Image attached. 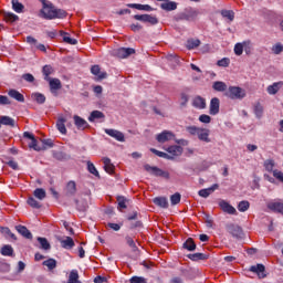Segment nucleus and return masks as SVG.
I'll list each match as a JSON object with an SVG mask.
<instances>
[{
	"label": "nucleus",
	"instance_id": "22",
	"mask_svg": "<svg viewBox=\"0 0 283 283\" xmlns=\"http://www.w3.org/2000/svg\"><path fill=\"white\" fill-rule=\"evenodd\" d=\"M8 95L10 96V98L18 101V103H25V97L23 96V94L14 88L9 90Z\"/></svg>",
	"mask_w": 283,
	"mask_h": 283
},
{
	"label": "nucleus",
	"instance_id": "29",
	"mask_svg": "<svg viewBox=\"0 0 283 283\" xmlns=\"http://www.w3.org/2000/svg\"><path fill=\"white\" fill-rule=\"evenodd\" d=\"M103 164H104V169L106 171V174H114V164H112V159L104 157L103 159Z\"/></svg>",
	"mask_w": 283,
	"mask_h": 283
},
{
	"label": "nucleus",
	"instance_id": "40",
	"mask_svg": "<svg viewBox=\"0 0 283 283\" xmlns=\"http://www.w3.org/2000/svg\"><path fill=\"white\" fill-rule=\"evenodd\" d=\"M96 118H105V114L101 111H93L88 117L90 123H94Z\"/></svg>",
	"mask_w": 283,
	"mask_h": 283
},
{
	"label": "nucleus",
	"instance_id": "54",
	"mask_svg": "<svg viewBox=\"0 0 283 283\" xmlns=\"http://www.w3.org/2000/svg\"><path fill=\"white\" fill-rule=\"evenodd\" d=\"M181 198H182V196L179 192H176L175 195L170 196V202H171L172 207H175V205H180Z\"/></svg>",
	"mask_w": 283,
	"mask_h": 283
},
{
	"label": "nucleus",
	"instance_id": "52",
	"mask_svg": "<svg viewBox=\"0 0 283 283\" xmlns=\"http://www.w3.org/2000/svg\"><path fill=\"white\" fill-rule=\"evenodd\" d=\"M244 52V44H243V42H241V43H237L235 45H234V54L237 55V56H242V53Z\"/></svg>",
	"mask_w": 283,
	"mask_h": 283
},
{
	"label": "nucleus",
	"instance_id": "18",
	"mask_svg": "<svg viewBox=\"0 0 283 283\" xmlns=\"http://www.w3.org/2000/svg\"><path fill=\"white\" fill-rule=\"evenodd\" d=\"M65 123H67V118L63 115H59L56 120V127L60 134H67V128H65Z\"/></svg>",
	"mask_w": 283,
	"mask_h": 283
},
{
	"label": "nucleus",
	"instance_id": "13",
	"mask_svg": "<svg viewBox=\"0 0 283 283\" xmlns=\"http://www.w3.org/2000/svg\"><path fill=\"white\" fill-rule=\"evenodd\" d=\"M268 209L274 213L283 216V201H272L268 203Z\"/></svg>",
	"mask_w": 283,
	"mask_h": 283
},
{
	"label": "nucleus",
	"instance_id": "24",
	"mask_svg": "<svg viewBox=\"0 0 283 283\" xmlns=\"http://www.w3.org/2000/svg\"><path fill=\"white\" fill-rule=\"evenodd\" d=\"M220 186L218 184L212 185L210 188L201 189L199 190V196L201 198H209L210 193H213L216 189H218Z\"/></svg>",
	"mask_w": 283,
	"mask_h": 283
},
{
	"label": "nucleus",
	"instance_id": "14",
	"mask_svg": "<svg viewBox=\"0 0 283 283\" xmlns=\"http://www.w3.org/2000/svg\"><path fill=\"white\" fill-rule=\"evenodd\" d=\"M73 120H74V125L77 129H87V127H90V124L87 123V120H85L84 118H82L78 115H74L73 116Z\"/></svg>",
	"mask_w": 283,
	"mask_h": 283
},
{
	"label": "nucleus",
	"instance_id": "57",
	"mask_svg": "<svg viewBox=\"0 0 283 283\" xmlns=\"http://www.w3.org/2000/svg\"><path fill=\"white\" fill-rule=\"evenodd\" d=\"M230 63L231 60H229V57H223L217 62V65H219V67H229Z\"/></svg>",
	"mask_w": 283,
	"mask_h": 283
},
{
	"label": "nucleus",
	"instance_id": "16",
	"mask_svg": "<svg viewBox=\"0 0 283 283\" xmlns=\"http://www.w3.org/2000/svg\"><path fill=\"white\" fill-rule=\"evenodd\" d=\"M210 114L211 116H216L217 114H220V98L213 97L210 101Z\"/></svg>",
	"mask_w": 283,
	"mask_h": 283
},
{
	"label": "nucleus",
	"instance_id": "63",
	"mask_svg": "<svg viewBox=\"0 0 283 283\" xmlns=\"http://www.w3.org/2000/svg\"><path fill=\"white\" fill-rule=\"evenodd\" d=\"M130 283H147V279L143 276H133Z\"/></svg>",
	"mask_w": 283,
	"mask_h": 283
},
{
	"label": "nucleus",
	"instance_id": "11",
	"mask_svg": "<svg viewBox=\"0 0 283 283\" xmlns=\"http://www.w3.org/2000/svg\"><path fill=\"white\" fill-rule=\"evenodd\" d=\"M174 138H176V135H174L169 130H164L157 135L156 140L163 144V143H169V140H174Z\"/></svg>",
	"mask_w": 283,
	"mask_h": 283
},
{
	"label": "nucleus",
	"instance_id": "23",
	"mask_svg": "<svg viewBox=\"0 0 283 283\" xmlns=\"http://www.w3.org/2000/svg\"><path fill=\"white\" fill-rule=\"evenodd\" d=\"M250 271H251L252 273H256L258 276L261 277V279L266 277V274H264L265 268H264L263 264L252 265V266L250 268Z\"/></svg>",
	"mask_w": 283,
	"mask_h": 283
},
{
	"label": "nucleus",
	"instance_id": "28",
	"mask_svg": "<svg viewBox=\"0 0 283 283\" xmlns=\"http://www.w3.org/2000/svg\"><path fill=\"white\" fill-rule=\"evenodd\" d=\"M11 3H12V10L18 14H22V12H25V6L19 2V0H12Z\"/></svg>",
	"mask_w": 283,
	"mask_h": 283
},
{
	"label": "nucleus",
	"instance_id": "48",
	"mask_svg": "<svg viewBox=\"0 0 283 283\" xmlns=\"http://www.w3.org/2000/svg\"><path fill=\"white\" fill-rule=\"evenodd\" d=\"M43 266H46L49 271H53V269H56V260L49 259L43 262Z\"/></svg>",
	"mask_w": 283,
	"mask_h": 283
},
{
	"label": "nucleus",
	"instance_id": "21",
	"mask_svg": "<svg viewBox=\"0 0 283 283\" xmlns=\"http://www.w3.org/2000/svg\"><path fill=\"white\" fill-rule=\"evenodd\" d=\"M192 105L193 107H196L197 109H206L207 108V101L205 99V97L202 96H196L192 99Z\"/></svg>",
	"mask_w": 283,
	"mask_h": 283
},
{
	"label": "nucleus",
	"instance_id": "61",
	"mask_svg": "<svg viewBox=\"0 0 283 283\" xmlns=\"http://www.w3.org/2000/svg\"><path fill=\"white\" fill-rule=\"evenodd\" d=\"M1 233H3L4 235H9V238H11L12 240H17V235L12 233L9 228H2Z\"/></svg>",
	"mask_w": 283,
	"mask_h": 283
},
{
	"label": "nucleus",
	"instance_id": "7",
	"mask_svg": "<svg viewBox=\"0 0 283 283\" xmlns=\"http://www.w3.org/2000/svg\"><path fill=\"white\" fill-rule=\"evenodd\" d=\"M134 19L136 21H142L143 23H150V25H156L158 23V18L150 14H135Z\"/></svg>",
	"mask_w": 283,
	"mask_h": 283
},
{
	"label": "nucleus",
	"instance_id": "46",
	"mask_svg": "<svg viewBox=\"0 0 283 283\" xmlns=\"http://www.w3.org/2000/svg\"><path fill=\"white\" fill-rule=\"evenodd\" d=\"M42 72L44 75V80L49 81L50 78H52V77H50V74H52V72H54V70L52 69V66L45 65V66H43Z\"/></svg>",
	"mask_w": 283,
	"mask_h": 283
},
{
	"label": "nucleus",
	"instance_id": "49",
	"mask_svg": "<svg viewBox=\"0 0 283 283\" xmlns=\"http://www.w3.org/2000/svg\"><path fill=\"white\" fill-rule=\"evenodd\" d=\"M221 17H224V19H229V21H233L235 19V13L231 10H222Z\"/></svg>",
	"mask_w": 283,
	"mask_h": 283
},
{
	"label": "nucleus",
	"instance_id": "4",
	"mask_svg": "<svg viewBox=\"0 0 283 283\" xmlns=\"http://www.w3.org/2000/svg\"><path fill=\"white\" fill-rule=\"evenodd\" d=\"M144 169L150 174V176H156L157 178H165L166 180H169V172L164 171L156 166H149V164H146L144 165Z\"/></svg>",
	"mask_w": 283,
	"mask_h": 283
},
{
	"label": "nucleus",
	"instance_id": "39",
	"mask_svg": "<svg viewBox=\"0 0 283 283\" xmlns=\"http://www.w3.org/2000/svg\"><path fill=\"white\" fill-rule=\"evenodd\" d=\"M33 196H34V198H36L38 200H45V196H46L45 189H43V188H36V189L33 191Z\"/></svg>",
	"mask_w": 283,
	"mask_h": 283
},
{
	"label": "nucleus",
	"instance_id": "36",
	"mask_svg": "<svg viewBox=\"0 0 283 283\" xmlns=\"http://www.w3.org/2000/svg\"><path fill=\"white\" fill-rule=\"evenodd\" d=\"M160 8L161 10H166V12H171L178 8V4L176 2H164L160 4Z\"/></svg>",
	"mask_w": 283,
	"mask_h": 283
},
{
	"label": "nucleus",
	"instance_id": "19",
	"mask_svg": "<svg viewBox=\"0 0 283 283\" xmlns=\"http://www.w3.org/2000/svg\"><path fill=\"white\" fill-rule=\"evenodd\" d=\"M283 82H274L272 85H269L266 88L268 94L270 96H275L282 90Z\"/></svg>",
	"mask_w": 283,
	"mask_h": 283
},
{
	"label": "nucleus",
	"instance_id": "43",
	"mask_svg": "<svg viewBox=\"0 0 283 283\" xmlns=\"http://www.w3.org/2000/svg\"><path fill=\"white\" fill-rule=\"evenodd\" d=\"M0 125H8L9 127H14V120L12 117L2 116L0 118Z\"/></svg>",
	"mask_w": 283,
	"mask_h": 283
},
{
	"label": "nucleus",
	"instance_id": "44",
	"mask_svg": "<svg viewBox=\"0 0 283 283\" xmlns=\"http://www.w3.org/2000/svg\"><path fill=\"white\" fill-rule=\"evenodd\" d=\"M28 206L32 207L33 209H41V202H39L34 197H29Z\"/></svg>",
	"mask_w": 283,
	"mask_h": 283
},
{
	"label": "nucleus",
	"instance_id": "55",
	"mask_svg": "<svg viewBox=\"0 0 283 283\" xmlns=\"http://www.w3.org/2000/svg\"><path fill=\"white\" fill-rule=\"evenodd\" d=\"M272 52L273 54H282L283 53V44L282 43H276L272 46Z\"/></svg>",
	"mask_w": 283,
	"mask_h": 283
},
{
	"label": "nucleus",
	"instance_id": "27",
	"mask_svg": "<svg viewBox=\"0 0 283 283\" xmlns=\"http://www.w3.org/2000/svg\"><path fill=\"white\" fill-rule=\"evenodd\" d=\"M127 8H133L135 10H144L145 12H151L154 8L149 4H138V3H128Z\"/></svg>",
	"mask_w": 283,
	"mask_h": 283
},
{
	"label": "nucleus",
	"instance_id": "45",
	"mask_svg": "<svg viewBox=\"0 0 283 283\" xmlns=\"http://www.w3.org/2000/svg\"><path fill=\"white\" fill-rule=\"evenodd\" d=\"M249 207H251V203H249L247 200H243L239 202L238 210L241 211V213H244V211H249Z\"/></svg>",
	"mask_w": 283,
	"mask_h": 283
},
{
	"label": "nucleus",
	"instance_id": "56",
	"mask_svg": "<svg viewBox=\"0 0 283 283\" xmlns=\"http://www.w3.org/2000/svg\"><path fill=\"white\" fill-rule=\"evenodd\" d=\"M264 167H265L266 171H273V169L275 167V161H273L272 159H268L264 161Z\"/></svg>",
	"mask_w": 283,
	"mask_h": 283
},
{
	"label": "nucleus",
	"instance_id": "17",
	"mask_svg": "<svg viewBox=\"0 0 283 283\" xmlns=\"http://www.w3.org/2000/svg\"><path fill=\"white\" fill-rule=\"evenodd\" d=\"M76 181L71 180L66 184L65 188H64V193L65 196L72 197V196H76Z\"/></svg>",
	"mask_w": 283,
	"mask_h": 283
},
{
	"label": "nucleus",
	"instance_id": "30",
	"mask_svg": "<svg viewBox=\"0 0 283 283\" xmlns=\"http://www.w3.org/2000/svg\"><path fill=\"white\" fill-rule=\"evenodd\" d=\"M3 15V20L7 22V23H14L17 21H19V15L12 13V12H3L2 13Z\"/></svg>",
	"mask_w": 283,
	"mask_h": 283
},
{
	"label": "nucleus",
	"instance_id": "9",
	"mask_svg": "<svg viewBox=\"0 0 283 283\" xmlns=\"http://www.w3.org/2000/svg\"><path fill=\"white\" fill-rule=\"evenodd\" d=\"M105 134H107L112 138H115V140H118V143H125V134L117 129L106 128Z\"/></svg>",
	"mask_w": 283,
	"mask_h": 283
},
{
	"label": "nucleus",
	"instance_id": "3",
	"mask_svg": "<svg viewBox=\"0 0 283 283\" xmlns=\"http://www.w3.org/2000/svg\"><path fill=\"white\" fill-rule=\"evenodd\" d=\"M224 94L231 101H242V98L247 97V91L240 86H230Z\"/></svg>",
	"mask_w": 283,
	"mask_h": 283
},
{
	"label": "nucleus",
	"instance_id": "35",
	"mask_svg": "<svg viewBox=\"0 0 283 283\" xmlns=\"http://www.w3.org/2000/svg\"><path fill=\"white\" fill-rule=\"evenodd\" d=\"M212 88L216 91V92H227L229 88H227V83L224 82H214L213 85H212Z\"/></svg>",
	"mask_w": 283,
	"mask_h": 283
},
{
	"label": "nucleus",
	"instance_id": "2",
	"mask_svg": "<svg viewBox=\"0 0 283 283\" xmlns=\"http://www.w3.org/2000/svg\"><path fill=\"white\" fill-rule=\"evenodd\" d=\"M186 132L190 136H197L198 140H201V143H211V138H209L211 130H209L208 128H202L198 126H186Z\"/></svg>",
	"mask_w": 283,
	"mask_h": 283
},
{
	"label": "nucleus",
	"instance_id": "10",
	"mask_svg": "<svg viewBox=\"0 0 283 283\" xmlns=\"http://www.w3.org/2000/svg\"><path fill=\"white\" fill-rule=\"evenodd\" d=\"M219 207L224 213H229L230 216H235L238 213V210L233 208L228 201L226 200H220L219 201Z\"/></svg>",
	"mask_w": 283,
	"mask_h": 283
},
{
	"label": "nucleus",
	"instance_id": "25",
	"mask_svg": "<svg viewBox=\"0 0 283 283\" xmlns=\"http://www.w3.org/2000/svg\"><path fill=\"white\" fill-rule=\"evenodd\" d=\"M15 230L18 231V233H20V235H22L23 238H27V240H32V232H30V230H28L27 227L17 226Z\"/></svg>",
	"mask_w": 283,
	"mask_h": 283
},
{
	"label": "nucleus",
	"instance_id": "31",
	"mask_svg": "<svg viewBox=\"0 0 283 283\" xmlns=\"http://www.w3.org/2000/svg\"><path fill=\"white\" fill-rule=\"evenodd\" d=\"M38 242L40 243V249H42L43 251H50V249H52L50 241H48V239L43 237H39Z\"/></svg>",
	"mask_w": 283,
	"mask_h": 283
},
{
	"label": "nucleus",
	"instance_id": "42",
	"mask_svg": "<svg viewBox=\"0 0 283 283\" xmlns=\"http://www.w3.org/2000/svg\"><path fill=\"white\" fill-rule=\"evenodd\" d=\"M29 147L31 149H34V151H43V149H46L45 146H39V143L36 142V138L31 139V143L29 144Z\"/></svg>",
	"mask_w": 283,
	"mask_h": 283
},
{
	"label": "nucleus",
	"instance_id": "12",
	"mask_svg": "<svg viewBox=\"0 0 283 283\" xmlns=\"http://www.w3.org/2000/svg\"><path fill=\"white\" fill-rule=\"evenodd\" d=\"M46 81L49 82L51 94H54V96H56V92H59V90L63 87V84H61V80L51 77Z\"/></svg>",
	"mask_w": 283,
	"mask_h": 283
},
{
	"label": "nucleus",
	"instance_id": "32",
	"mask_svg": "<svg viewBox=\"0 0 283 283\" xmlns=\"http://www.w3.org/2000/svg\"><path fill=\"white\" fill-rule=\"evenodd\" d=\"M189 260H192V262H198V260H209V254L205 253H193L188 254Z\"/></svg>",
	"mask_w": 283,
	"mask_h": 283
},
{
	"label": "nucleus",
	"instance_id": "20",
	"mask_svg": "<svg viewBox=\"0 0 283 283\" xmlns=\"http://www.w3.org/2000/svg\"><path fill=\"white\" fill-rule=\"evenodd\" d=\"M91 73L96 76L97 81H103V78H107V73L101 71V66L98 65H93L91 67Z\"/></svg>",
	"mask_w": 283,
	"mask_h": 283
},
{
	"label": "nucleus",
	"instance_id": "37",
	"mask_svg": "<svg viewBox=\"0 0 283 283\" xmlns=\"http://www.w3.org/2000/svg\"><path fill=\"white\" fill-rule=\"evenodd\" d=\"M127 202H129V200H127V198H125L123 196H118L117 197V203H118L117 209L119 211H123V209H127Z\"/></svg>",
	"mask_w": 283,
	"mask_h": 283
},
{
	"label": "nucleus",
	"instance_id": "41",
	"mask_svg": "<svg viewBox=\"0 0 283 283\" xmlns=\"http://www.w3.org/2000/svg\"><path fill=\"white\" fill-rule=\"evenodd\" d=\"M184 249H187V251H196V242H193L192 238H188L186 240L184 243Z\"/></svg>",
	"mask_w": 283,
	"mask_h": 283
},
{
	"label": "nucleus",
	"instance_id": "38",
	"mask_svg": "<svg viewBox=\"0 0 283 283\" xmlns=\"http://www.w3.org/2000/svg\"><path fill=\"white\" fill-rule=\"evenodd\" d=\"M31 98L35 101V103H39V105H43V103H45V95L41 93H32Z\"/></svg>",
	"mask_w": 283,
	"mask_h": 283
},
{
	"label": "nucleus",
	"instance_id": "1",
	"mask_svg": "<svg viewBox=\"0 0 283 283\" xmlns=\"http://www.w3.org/2000/svg\"><path fill=\"white\" fill-rule=\"evenodd\" d=\"M42 9L40 10V17L52 21V19H65L67 13L63 9H56L54 4L46 0H41Z\"/></svg>",
	"mask_w": 283,
	"mask_h": 283
},
{
	"label": "nucleus",
	"instance_id": "58",
	"mask_svg": "<svg viewBox=\"0 0 283 283\" xmlns=\"http://www.w3.org/2000/svg\"><path fill=\"white\" fill-rule=\"evenodd\" d=\"M87 169L90 171V174H93V176L98 177V170L96 169V166H94V164H92L91 161L87 163Z\"/></svg>",
	"mask_w": 283,
	"mask_h": 283
},
{
	"label": "nucleus",
	"instance_id": "60",
	"mask_svg": "<svg viewBox=\"0 0 283 283\" xmlns=\"http://www.w3.org/2000/svg\"><path fill=\"white\" fill-rule=\"evenodd\" d=\"M126 243L128 244V247H132L133 251H138L136 242H134V239L132 237H126Z\"/></svg>",
	"mask_w": 283,
	"mask_h": 283
},
{
	"label": "nucleus",
	"instance_id": "6",
	"mask_svg": "<svg viewBox=\"0 0 283 283\" xmlns=\"http://www.w3.org/2000/svg\"><path fill=\"white\" fill-rule=\"evenodd\" d=\"M227 231L232 235V238H235L237 240H242V235H244V232L242 231V228L240 226H235L233 223L226 226Z\"/></svg>",
	"mask_w": 283,
	"mask_h": 283
},
{
	"label": "nucleus",
	"instance_id": "53",
	"mask_svg": "<svg viewBox=\"0 0 283 283\" xmlns=\"http://www.w3.org/2000/svg\"><path fill=\"white\" fill-rule=\"evenodd\" d=\"M14 253V249H12V245H4L1 248V254L2 255H12Z\"/></svg>",
	"mask_w": 283,
	"mask_h": 283
},
{
	"label": "nucleus",
	"instance_id": "34",
	"mask_svg": "<svg viewBox=\"0 0 283 283\" xmlns=\"http://www.w3.org/2000/svg\"><path fill=\"white\" fill-rule=\"evenodd\" d=\"M66 283H83L78 280V271L72 270L69 274V280Z\"/></svg>",
	"mask_w": 283,
	"mask_h": 283
},
{
	"label": "nucleus",
	"instance_id": "51",
	"mask_svg": "<svg viewBox=\"0 0 283 283\" xmlns=\"http://www.w3.org/2000/svg\"><path fill=\"white\" fill-rule=\"evenodd\" d=\"M243 51L245 54H251V52H253V44L250 40L243 41Z\"/></svg>",
	"mask_w": 283,
	"mask_h": 283
},
{
	"label": "nucleus",
	"instance_id": "15",
	"mask_svg": "<svg viewBox=\"0 0 283 283\" xmlns=\"http://www.w3.org/2000/svg\"><path fill=\"white\" fill-rule=\"evenodd\" d=\"M57 240L61 243L62 249H74V239H72L71 237H59Z\"/></svg>",
	"mask_w": 283,
	"mask_h": 283
},
{
	"label": "nucleus",
	"instance_id": "8",
	"mask_svg": "<svg viewBox=\"0 0 283 283\" xmlns=\"http://www.w3.org/2000/svg\"><path fill=\"white\" fill-rule=\"evenodd\" d=\"M165 149H166L168 156L170 157V160L178 158V156H182V151H184L181 146H170Z\"/></svg>",
	"mask_w": 283,
	"mask_h": 283
},
{
	"label": "nucleus",
	"instance_id": "5",
	"mask_svg": "<svg viewBox=\"0 0 283 283\" xmlns=\"http://www.w3.org/2000/svg\"><path fill=\"white\" fill-rule=\"evenodd\" d=\"M111 54L117 59H127L128 56H132V54H136V50L133 48H119L114 49Z\"/></svg>",
	"mask_w": 283,
	"mask_h": 283
},
{
	"label": "nucleus",
	"instance_id": "62",
	"mask_svg": "<svg viewBox=\"0 0 283 283\" xmlns=\"http://www.w3.org/2000/svg\"><path fill=\"white\" fill-rule=\"evenodd\" d=\"M63 41H64V43H69V45H76V43H78V41L76 39H72L67 35L63 36Z\"/></svg>",
	"mask_w": 283,
	"mask_h": 283
},
{
	"label": "nucleus",
	"instance_id": "64",
	"mask_svg": "<svg viewBox=\"0 0 283 283\" xmlns=\"http://www.w3.org/2000/svg\"><path fill=\"white\" fill-rule=\"evenodd\" d=\"M273 176L276 178V180H280V182L283 184V172L280 170H273Z\"/></svg>",
	"mask_w": 283,
	"mask_h": 283
},
{
	"label": "nucleus",
	"instance_id": "33",
	"mask_svg": "<svg viewBox=\"0 0 283 283\" xmlns=\"http://www.w3.org/2000/svg\"><path fill=\"white\" fill-rule=\"evenodd\" d=\"M187 50H196V48H200V40L198 39H189L186 43Z\"/></svg>",
	"mask_w": 283,
	"mask_h": 283
},
{
	"label": "nucleus",
	"instance_id": "47",
	"mask_svg": "<svg viewBox=\"0 0 283 283\" xmlns=\"http://www.w3.org/2000/svg\"><path fill=\"white\" fill-rule=\"evenodd\" d=\"M150 151L155 154V156H158L159 158H166V160H171V157H169V154L163 153L160 150H157L155 148H150Z\"/></svg>",
	"mask_w": 283,
	"mask_h": 283
},
{
	"label": "nucleus",
	"instance_id": "50",
	"mask_svg": "<svg viewBox=\"0 0 283 283\" xmlns=\"http://www.w3.org/2000/svg\"><path fill=\"white\" fill-rule=\"evenodd\" d=\"M254 114L256 118H262V114H264V107L262 106V104L258 103L254 106Z\"/></svg>",
	"mask_w": 283,
	"mask_h": 283
},
{
	"label": "nucleus",
	"instance_id": "59",
	"mask_svg": "<svg viewBox=\"0 0 283 283\" xmlns=\"http://www.w3.org/2000/svg\"><path fill=\"white\" fill-rule=\"evenodd\" d=\"M199 122L209 125V123H211V116L202 114L199 116Z\"/></svg>",
	"mask_w": 283,
	"mask_h": 283
},
{
	"label": "nucleus",
	"instance_id": "26",
	"mask_svg": "<svg viewBox=\"0 0 283 283\" xmlns=\"http://www.w3.org/2000/svg\"><path fill=\"white\" fill-rule=\"evenodd\" d=\"M153 202L157 207H161V209H167V207H169V201L167 200V197H156Z\"/></svg>",
	"mask_w": 283,
	"mask_h": 283
}]
</instances>
